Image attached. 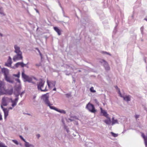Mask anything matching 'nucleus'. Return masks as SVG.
<instances>
[{"label": "nucleus", "mask_w": 147, "mask_h": 147, "mask_svg": "<svg viewBox=\"0 0 147 147\" xmlns=\"http://www.w3.org/2000/svg\"><path fill=\"white\" fill-rule=\"evenodd\" d=\"M45 83V82L41 80L40 81L39 83L38 84V90H40L42 91L43 92H46L48 90L47 89L46 87L44 89H42V88H43L44 84Z\"/></svg>", "instance_id": "obj_1"}, {"label": "nucleus", "mask_w": 147, "mask_h": 147, "mask_svg": "<svg viewBox=\"0 0 147 147\" xmlns=\"http://www.w3.org/2000/svg\"><path fill=\"white\" fill-rule=\"evenodd\" d=\"M86 108L92 113H95L96 112V110L95 109L94 105L90 103L87 105Z\"/></svg>", "instance_id": "obj_2"}, {"label": "nucleus", "mask_w": 147, "mask_h": 147, "mask_svg": "<svg viewBox=\"0 0 147 147\" xmlns=\"http://www.w3.org/2000/svg\"><path fill=\"white\" fill-rule=\"evenodd\" d=\"M11 98L7 97H3L2 100L1 105L3 106H6L7 103L10 102Z\"/></svg>", "instance_id": "obj_3"}, {"label": "nucleus", "mask_w": 147, "mask_h": 147, "mask_svg": "<svg viewBox=\"0 0 147 147\" xmlns=\"http://www.w3.org/2000/svg\"><path fill=\"white\" fill-rule=\"evenodd\" d=\"M47 83L49 88H51L55 87L56 84V82L54 81L47 80Z\"/></svg>", "instance_id": "obj_4"}, {"label": "nucleus", "mask_w": 147, "mask_h": 147, "mask_svg": "<svg viewBox=\"0 0 147 147\" xmlns=\"http://www.w3.org/2000/svg\"><path fill=\"white\" fill-rule=\"evenodd\" d=\"M23 57L22 55V54H17V55L14 56L13 58V60L14 61H16L17 60L22 59Z\"/></svg>", "instance_id": "obj_5"}, {"label": "nucleus", "mask_w": 147, "mask_h": 147, "mask_svg": "<svg viewBox=\"0 0 147 147\" xmlns=\"http://www.w3.org/2000/svg\"><path fill=\"white\" fill-rule=\"evenodd\" d=\"M2 109H3L4 114V119H5L8 115V111L6 108H4L2 105H1Z\"/></svg>", "instance_id": "obj_6"}, {"label": "nucleus", "mask_w": 147, "mask_h": 147, "mask_svg": "<svg viewBox=\"0 0 147 147\" xmlns=\"http://www.w3.org/2000/svg\"><path fill=\"white\" fill-rule=\"evenodd\" d=\"M26 64H24L23 62H18L16 63L15 65L16 68L18 67L19 66H20L22 67L26 66Z\"/></svg>", "instance_id": "obj_7"}, {"label": "nucleus", "mask_w": 147, "mask_h": 147, "mask_svg": "<svg viewBox=\"0 0 147 147\" xmlns=\"http://www.w3.org/2000/svg\"><path fill=\"white\" fill-rule=\"evenodd\" d=\"M12 63L11 59V57L9 56L7 63H5V65L6 66L10 67L11 66Z\"/></svg>", "instance_id": "obj_8"}, {"label": "nucleus", "mask_w": 147, "mask_h": 147, "mask_svg": "<svg viewBox=\"0 0 147 147\" xmlns=\"http://www.w3.org/2000/svg\"><path fill=\"white\" fill-rule=\"evenodd\" d=\"M14 47L15 49V52L17 54H22V52L20 51V48L19 47H18L17 45H15Z\"/></svg>", "instance_id": "obj_9"}, {"label": "nucleus", "mask_w": 147, "mask_h": 147, "mask_svg": "<svg viewBox=\"0 0 147 147\" xmlns=\"http://www.w3.org/2000/svg\"><path fill=\"white\" fill-rule=\"evenodd\" d=\"M100 109L101 113L102 114V115L106 118H108L109 115L107 113V112L105 110H103L101 107H100Z\"/></svg>", "instance_id": "obj_10"}, {"label": "nucleus", "mask_w": 147, "mask_h": 147, "mask_svg": "<svg viewBox=\"0 0 147 147\" xmlns=\"http://www.w3.org/2000/svg\"><path fill=\"white\" fill-rule=\"evenodd\" d=\"M18 100V98H15L14 100H12L11 98V102L12 103V106L13 107H14L16 105L17 103Z\"/></svg>", "instance_id": "obj_11"}, {"label": "nucleus", "mask_w": 147, "mask_h": 147, "mask_svg": "<svg viewBox=\"0 0 147 147\" xmlns=\"http://www.w3.org/2000/svg\"><path fill=\"white\" fill-rule=\"evenodd\" d=\"M44 101L45 102V104L47 105L48 106H49L51 109H52V107H55L54 106H52V104H50L48 99Z\"/></svg>", "instance_id": "obj_12"}, {"label": "nucleus", "mask_w": 147, "mask_h": 147, "mask_svg": "<svg viewBox=\"0 0 147 147\" xmlns=\"http://www.w3.org/2000/svg\"><path fill=\"white\" fill-rule=\"evenodd\" d=\"M52 109L54 110L59 112L60 113H62L63 114H65L66 113V112L65 111L63 110H61L60 109H58L56 108L55 107H52Z\"/></svg>", "instance_id": "obj_13"}, {"label": "nucleus", "mask_w": 147, "mask_h": 147, "mask_svg": "<svg viewBox=\"0 0 147 147\" xmlns=\"http://www.w3.org/2000/svg\"><path fill=\"white\" fill-rule=\"evenodd\" d=\"M41 97L44 101L48 99L49 98L48 93H47L45 94L42 95L41 96Z\"/></svg>", "instance_id": "obj_14"}, {"label": "nucleus", "mask_w": 147, "mask_h": 147, "mask_svg": "<svg viewBox=\"0 0 147 147\" xmlns=\"http://www.w3.org/2000/svg\"><path fill=\"white\" fill-rule=\"evenodd\" d=\"M142 136L144 138L146 146L147 147V136H145L143 133H142Z\"/></svg>", "instance_id": "obj_15"}, {"label": "nucleus", "mask_w": 147, "mask_h": 147, "mask_svg": "<svg viewBox=\"0 0 147 147\" xmlns=\"http://www.w3.org/2000/svg\"><path fill=\"white\" fill-rule=\"evenodd\" d=\"M54 30L57 32L58 35H60L61 34V31L57 27H53Z\"/></svg>", "instance_id": "obj_16"}, {"label": "nucleus", "mask_w": 147, "mask_h": 147, "mask_svg": "<svg viewBox=\"0 0 147 147\" xmlns=\"http://www.w3.org/2000/svg\"><path fill=\"white\" fill-rule=\"evenodd\" d=\"M0 92L1 95L5 93V86L0 88Z\"/></svg>", "instance_id": "obj_17"}, {"label": "nucleus", "mask_w": 147, "mask_h": 147, "mask_svg": "<svg viewBox=\"0 0 147 147\" xmlns=\"http://www.w3.org/2000/svg\"><path fill=\"white\" fill-rule=\"evenodd\" d=\"M22 76L23 78L25 80L28 77V76L26 75L24 73V70L22 72Z\"/></svg>", "instance_id": "obj_18"}, {"label": "nucleus", "mask_w": 147, "mask_h": 147, "mask_svg": "<svg viewBox=\"0 0 147 147\" xmlns=\"http://www.w3.org/2000/svg\"><path fill=\"white\" fill-rule=\"evenodd\" d=\"M5 80L8 82L12 83L13 82V81L11 80L10 78L7 75L5 76Z\"/></svg>", "instance_id": "obj_19"}, {"label": "nucleus", "mask_w": 147, "mask_h": 147, "mask_svg": "<svg viewBox=\"0 0 147 147\" xmlns=\"http://www.w3.org/2000/svg\"><path fill=\"white\" fill-rule=\"evenodd\" d=\"M2 71L4 73L5 76L7 75L8 72V70L5 68L3 69L2 70Z\"/></svg>", "instance_id": "obj_20"}, {"label": "nucleus", "mask_w": 147, "mask_h": 147, "mask_svg": "<svg viewBox=\"0 0 147 147\" xmlns=\"http://www.w3.org/2000/svg\"><path fill=\"white\" fill-rule=\"evenodd\" d=\"M122 97H123V99L124 100H126V101H129L130 100V96L129 95L126 96H122Z\"/></svg>", "instance_id": "obj_21"}, {"label": "nucleus", "mask_w": 147, "mask_h": 147, "mask_svg": "<svg viewBox=\"0 0 147 147\" xmlns=\"http://www.w3.org/2000/svg\"><path fill=\"white\" fill-rule=\"evenodd\" d=\"M108 119L104 121V122L107 124L109 125L110 124L111 120L110 118L108 116V118H107Z\"/></svg>", "instance_id": "obj_22"}, {"label": "nucleus", "mask_w": 147, "mask_h": 147, "mask_svg": "<svg viewBox=\"0 0 147 147\" xmlns=\"http://www.w3.org/2000/svg\"><path fill=\"white\" fill-rule=\"evenodd\" d=\"M32 78L28 76L26 80H24V81H27L29 82H32Z\"/></svg>", "instance_id": "obj_23"}, {"label": "nucleus", "mask_w": 147, "mask_h": 147, "mask_svg": "<svg viewBox=\"0 0 147 147\" xmlns=\"http://www.w3.org/2000/svg\"><path fill=\"white\" fill-rule=\"evenodd\" d=\"M25 146L26 147H34L32 145L30 144L28 142H26L25 144Z\"/></svg>", "instance_id": "obj_24"}, {"label": "nucleus", "mask_w": 147, "mask_h": 147, "mask_svg": "<svg viewBox=\"0 0 147 147\" xmlns=\"http://www.w3.org/2000/svg\"><path fill=\"white\" fill-rule=\"evenodd\" d=\"M117 120L116 119H114L113 117L112 118V125H113L114 124L118 123Z\"/></svg>", "instance_id": "obj_25"}, {"label": "nucleus", "mask_w": 147, "mask_h": 147, "mask_svg": "<svg viewBox=\"0 0 147 147\" xmlns=\"http://www.w3.org/2000/svg\"><path fill=\"white\" fill-rule=\"evenodd\" d=\"M104 66L106 70H109L110 69V67L107 63H105V65H104Z\"/></svg>", "instance_id": "obj_26"}, {"label": "nucleus", "mask_w": 147, "mask_h": 147, "mask_svg": "<svg viewBox=\"0 0 147 147\" xmlns=\"http://www.w3.org/2000/svg\"><path fill=\"white\" fill-rule=\"evenodd\" d=\"M115 88L116 89H117L118 90V93L119 95V96H121V97H122V94L121 93V92L120 91V90L118 88V87H117V86H115Z\"/></svg>", "instance_id": "obj_27"}, {"label": "nucleus", "mask_w": 147, "mask_h": 147, "mask_svg": "<svg viewBox=\"0 0 147 147\" xmlns=\"http://www.w3.org/2000/svg\"><path fill=\"white\" fill-rule=\"evenodd\" d=\"M5 86V84L4 82L0 80V88Z\"/></svg>", "instance_id": "obj_28"}, {"label": "nucleus", "mask_w": 147, "mask_h": 147, "mask_svg": "<svg viewBox=\"0 0 147 147\" xmlns=\"http://www.w3.org/2000/svg\"><path fill=\"white\" fill-rule=\"evenodd\" d=\"M111 134L112 136L115 137H117L118 136V134H116L112 132H111Z\"/></svg>", "instance_id": "obj_29"}, {"label": "nucleus", "mask_w": 147, "mask_h": 147, "mask_svg": "<svg viewBox=\"0 0 147 147\" xmlns=\"http://www.w3.org/2000/svg\"><path fill=\"white\" fill-rule=\"evenodd\" d=\"M13 76L19 78L20 77V72H19L17 74H13Z\"/></svg>", "instance_id": "obj_30"}, {"label": "nucleus", "mask_w": 147, "mask_h": 147, "mask_svg": "<svg viewBox=\"0 0 147 147\" xmlns=\"http://www.w3.org/2000/svg\"><path fill=\"white\" fill-rule=\"evenodd\" d=\"M0 147H7L4 143L2 142L0 143Z\"/></svg>", "instance_id": "obj_31"}, {"label": "nucleus", "mask_w": 147, "mask_h": 147, "mask_svg": "<svg viewBox=\"0 0 147 147\" xmlns=\"http://www.w3.org/2000/svg\"><path fill=\"white\" fill-rule=\"evenodd\" d=\"M90 91L92 92H95L96 91L94 89V88L93 87H91L90 89Z\"/></svg>", "instance_id": "obj_32"}, {"label": "nucleus", "mask_w": 147, "mask_h": 147, "mask_svg": "<svg viewBox=\"0 0 147 147\" xmlns=\"http://www.w3.org/2000/svg\"><path fill=\"white\" fill-rule=\"evenodd\" d=\"M21 89L20 84H19L18 86L16 88V90L18 91L20 90Z\"/></svg>", "instance_id": "obj_33"}, {"label": "nucleus", "mask_w": 147, "mask_h": 147, "mask_svg": "<svg viewBox=\"0 0 147 147\" xmlns=\"http://www.w3.org/2000/svg\"><path fill=\"white\" fill-rule=\"evenodd\" d=\"M13 92V89H11L10 90H9L8 92V94L9 95H11L12 94Z\"/></svg>", "instance_id": "obj_34"}, {"label": "nucleus", "mask_w": 147, "mask_h": 147, "mask_svg": "<svg viewBox=\"0 0 147 147\" xmlns=\"http://www.w3.org/2000/svg\"><path fill=\"white\" fill-rule=\"evenodd\" d=\"M19 137L24 142H25V144L26 143V142H27L22 137V136L21 135L19 136Z\"/></svg>", "instance_id": "obj_35"}, {"label": "nucleus", "mask_w": 147, "mask_h": 147, "mask_svg": "<svg viewBox=\"0 0 147 147\" xmlns=\"http://www.w3.org/2000/svg\"><path fill=\"white\" fill-rule=\"evenodd\" d=\"M12 141L16 144H18V142L17 140H13Z\"/></svg>", "instance_id": "obj_36"}, {"label": "nucleus", "mask_w": 147, "mask_h": 147, "mask_svg": "<svg viewBox=\"0 0 147 147\" xmlns=\"http://www.w3.org/2000/svg\"><path fill=\"white\" fill-rule=\"evenodd\" d=\"M37 67H39L41 65V63H39L38 64H36L35 65Z\"/></svg>", "instance_id": "obj_37"}, {"label": "nucleus", "mask_w": 147, "mask_h": 147, "mask_svg": "<svg viewBox=\"0 0 147 147\" xmlns=\"http://www.w3.org/2000/svg\"><path fill=\"white\" fill-rule=\"evenodd\" d=\"M16 81H17L19 83V84H20V81L19 79H16Z\"/></svg>", "instance_id": "obj_38"}, {"label": "nucleus", "mask_w": 147, "mask_h": 147, "mask_svg": "<svg viewBox=\"0 0 147 147\" xmlns=\"http://www.w3.org/2000/svg\"><path fill=\"white\" fill-rule=\"evenodd\" d=\"M2 115H1V113H0V120H2Z\"/></svg>", "instance_id": "obj_39"}, {"label": "nucleus", "mask_w": 147, "mask_h": 147, "mask_svg": "<svg viewBox=\"0 0 147 147\" xmlns=\"http://www.w3.org/2000/svg\"><path fill=\"white\" fill-rule=\"evenodd\" d=\"M139 115H135V117L136 118V119H137L139 117Z\"/></svg>", "instance_id": "obj_40"}, {"label": "nucleus", "mask_w": 147, "mask_h": 147, "mask_svg": "<svg viewBox=\"0 0 147 147\" xmlns=\"http://www.w3.org/2000/svg\"><path fill=\"white\" fill-rule=\"evenodd\" d=\"M66 95L67 97H69V96H70V94H66Z\"/></svg>", "instance_id": "obj_41"}, {"label": "nucleus", "mask_w": 147, "mask_h": 147, "mask_svg": "<svg viewBox=\"0 0 147 147\" xmlns=\"http://www.w3.org/2000/svg\"><path fill=\"white\" fill-rule=\"evenodd\" d=\"M39 54H40V56H41V58H42V54L40 53H39Z\"/></svg>", "instance_id": "obj_42"}, {"label": "nucleus", "mask_w": 147, "mask_h": 147, "mask_svg": "<svg viewBox=\"0 0 147 147\" xmlns=\"http://www.w3.org/2000/svg\"><path fill=\"white\" fill-rule=\"evenodd\" d=\"M37 137L39 138V137H40V135L39 134H38L37 135Z\"/></svg>", "instance_id": "obj_43"}, {"label": "nucleus", "mask_w": 147, "mask_h": 147, "mask_svg": "<svg viewBox=\"0 0 147 147\" xmlns=\"http://www.w3.org/2000/svg\"><path fill=\"white\" fill-rule=\"evenodd\" d=\"M103 53H106V54H109V53H107L106 52H103Z\"/></svg>", "instance_id": "obj_44"}, {"label": "nucleus", "mask_w": 147, "mask_h": 147, "mask_svg": "<svg viewBox=\"0 0 147 147\" xmlns=\"http://www.w3.org/2000/svg\"><path fill=\"white\" fill-rule=\"evenodd\" d=\"M53 90H54V91H56V88H54L53 89Z\"/></svg>", "instance_id": "obj_45"}, {"label": "nucleus", "mask_w": 147, "mask_h": 147, "mask_svg": "<svg viewBox=\"0 0 147 147\" xmlns=\"http://www.w3.org/2000/svg\"><path fill=\"white\" fill-rule=\"evenodd\" d=\"M12 108L11 107H9V109H12Z\"/></svg>", "instance_id": "obj_46"}, {"label": "nucleus", "mask_w": 147, "mask_h": 147, "mask_svg": "<svg viewBox=\"0 0 147 147\" xmlns=\"http://www.w3.org/2000/svg\"><path fill=\"white\" fill-rule=\"evenodd\" d=\"M38 52H39V53H41L40 51L39 50V49L38 50Z\"/></svg>", "instance_id": "obj_47"}, {"label": "nucleus", "mask_w": 147, "mask_h": 147, "mask_svg": "<svg viewBox=\"0 0 147 147\" xmlns=\"http://www.w3.org/2000/svg\"><path fill=\"white\" fill-rule=\"evenodd\" d=\"M35 49H36V50H37V51H38V50H39V49H38V48H35Z\"/></svg>", "instance_id": "obj_48"}, {"label": "nucleus", "mask_w": 147, "mask_h": 147, "mask_svg": "<svg viewBox=\"0 0 147 147\" xmlns=\"http://www.w3.org/2000/svg\"><path fill=\"white\" fill-rule=\"evenodd\" d=\"M0 35L1 36H2V34L0 33Z\"/></svg>", "instance_id": "obj_49"}, {"label": "nucleus", "mask_w": 147, "mask_h": 147, "mask_svg": "<svg viewBox=\"0 0 147 147\" xmlns=\"http://www.w3.org/2000/svg\"><path fill=\"white\" fill-rule=\"evenodd\" d=\"M144 20L147 21V18H145Z\"/></svg>", "instance_id": "obj_50"}, {"label": "nucleus", "mask_w": 147, "mask_h": 147, "mask_svg": "<svg viewBox=\"0 0 147 147\" xmlns=\"http://www.w3.org/2000/svg\"><path fill=\"white\" fill-rule=\"evenodd\" d=\"M1 95V92H0V96Z\"/></svg>", "instance_id": "obj_51"}, {"label": "nucleus", "mask_w": 147, "mask_h": 147, "mask_svg": "<svg viewBox=\"0 0 147 147\" xmlns=\"http://www.w3.org/2000/svg\"><path fill=\"white\" fill-rule=\"evenodd\" d=\"M36 11H37V12H38V10H36Z\"/></svg>", "instance_id": "obj_52"}]
</instances>
